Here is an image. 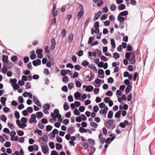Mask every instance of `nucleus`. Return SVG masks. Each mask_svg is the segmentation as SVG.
Returning a JSON list of instances; mask_svg holds the SVG:
<instances>
[{"label": "nucleus", "mask_w": 155, "mask_h": 155, "mask_svg": "<svg viewBox=\"0 0 155 155\" xmlns=\"http://www.w3.org/2000/svg\"><path fill=\"white\" fill-rule=\"evenodd\" d=\"M48 140V136L45 135H44V137H40L38 139V142L41 143L42 144L46 143Z\"/></svg>", "instance_id": "obj_1"}, {"label": "nucleus", "mask_w": 155, "mask_h": 155, "mask_svg": "<svg viewBox=\"0 0 155 155\" xmlns=\"http://www.w3.org/2000/svg\"><path fill=\"white\" fill-rule=\"evenodd\" d=\"M114 120H110L107 121L105 124V126L108 128H113L115 126H114L113 125L114 123Z\"/></svg>", "instance_id": "obj_2"}, {"label": "nucleus", "mask_w": 155, "mask_h": 155, "mask_svg": "<svg viewBox=\"0 0 155 155\" xmlns=\"http://www.w3.org/2000/svg\"><path fill=\"white\" fill-rule=\"evenodd\" d=\"M42 151L44 154H47L49 153L48 147L47 145H44L41 146Z\"/></svg>", "instance_id": "obj_3"}, {"label": "nucleus", "mask_w": 155, "mask_h": 155, "mask_svg": "<svg viewBox=\"0 0 155 155\" xmlns=\"http://www.w3.org/2000/svg\"><path fill=\"white\" fill-rule=\"evenodd\" d=\"M33 99L34 102L37 105L39 106V107H41V104L39 101L38 97L35 96L33 97Z\"/></svg>", "instance_id": "obj_4"}, {"label": "nucleus", "mask_w": 155, "mask_h": 155, "mask_svg": "<svg viewBox=\"0 0 155 155\" xmlns=\"http://www.w3.org/2000/svg\"><path fill=\"white\" fill-rule=\"evenodd\" d=\"M36 117L35 114H32L31 115V118L29 119V123H35L36 121Z\"/></svg>", "instance_id": "obj_5"}, {"label": "nucleus", "mask_w": 155, "mask_h": 155, "mask_svg": "<svg viewBox=\"0 0 155 155\" xmlns=\"http://www.w3.org/2000/svg\"><path fill=\"white\" fill-rule=\"evenodd\" d=\"M98 74L99 75V78H104V72L102 69H99L98 71Z\"/></svg>", "instance_id": "obj_6"}, {"label": "nucleus", "mask_w": 155, "mask_h": 155, "mask_svg": "<svg viewBox=\"0 0 155 155\" xmlns=\"http://www.w3.org/2000/svg\"><path fill=\"white\" fill-rule=\"evenodd\" d=\"M4 66L8 68H10L12 66V64L9 61L6 62L3 64Z\"/></svg>", "instance_id": "obj_7"}, {"label": "nucleus", "mask_w": 155, "mask_h": 155, "mask_svg": "<svg viewBox=\"0 0 155 155\" xmlns=\"http://www.w3.org/2000/svg\"><path fill=\"white\" fill-rule=\"evenodd\" d=\"M108 110V108L107 106L105 107L104 109H101L99 111L100 114H104L105 115L106 114Z\"/></svg>", "instance_id": "obj_8"}, {"label": "nucleus", "mask_w": 155, "mask_h": 155, "mask_svg": "<svg viewBox=\"0 0 155 155\" xmlns=\"http://www.w3.org/2000/svg\"><path fill=\"white\" fill-rule=\"evenodd\" d=\"M41 61L39 59L34 60L32 62L33 64L35 66H37L38 65H40L41 64Z\"/></svg>", "instance_id": "obj_9"}, {"label": "nucleus", "mask_w": 155, "mask_h": 155, "mask_svg": "<svg viewBox=\"0 0 155 155\" xmlns=\"http://www.w3.org/2000/svg\"><path fill=\"white\" fill-rule=\"evenodd\" d=\"M56 45V42L54 38H53L51 40V50H54Z\"/></svg>", "instance_id": "obj_10"}, {"label": "nucleus", "mask_w": 155, "mask_h": 155, "mask_svg": "<svg viewBox=\"0 0 155 155\" xmlns=\"http://www.w3.org/2000/svg\"><path fill=\"white\" fill-rule=\"evenodd\" d=\"M132 54H133V56L130 59V63L131 64H134L136 61L135 55L134 53L133 52Z\"/></svg>", "instance_id": "obj_11"}, {"label": "nucleus", "mask_w": 155, "mask_h": 155, "mask_svg": "<svg viewBox=\"0 0 155 155\" xmlns=\"http://www.w3.org/2000/svg\"><path fill=\"white\" fill-rule=\"evenodd\" d=\"M117 20L120 23H123L125 19H127L126 17H124L120 15H118L117 18Z\"/></svg>", "instance_id": "obj_12"}, {"label": "nucleus", "mask_w": 155, "mask_h": 155, "mask_svg": "<svg viewBox=\"0 0 155 155\" xmlns=\"http://www.w3.org/2000/svg\"><path fill=\"white\" fill-rule=\"evenodd\" d=\"M102 14V12L101 11H99L94 16V21H95L99 17H100V16Z\"/></svg>", "instance_id": "obj_13"}, {"label": "nucleus", "mask_w": 155, "mask_h": 155, "mask_svg": "<svg viewBox=\"0 0 155 155\" xmlns=\"http://www.w3.org/2000/svg\"><path fill=\"white\" fill-rule=\"evenodd\" d=\"M94 89L92 85H88L87 86V87L85 90V91L91 92Z\"/></svg>", "instance_id": "obj_14"}, {"label": "nucleus", "mask_w": 155, "mask_h": 155, "mask_svg": "<svg viewBox=\"0 0 155 155\" xmlns=\"http://www.w3.org/2000/svg\"><path fill=\"white\" fill-rule=\"evenodd\" d=\"M88 67L89 68H91V69L93 70V71H94V72L95 73H97V69L94 64H90L88 65Z\"/></svg>", "instance_id": "obj_15"}, {"label": "nucleus", "mask_w": 155, "mask_h": 155, "mask_svg": "<svg viewBox=\"0 0 155 155\" xmlns=\"http://www.w3.org/2000/svg\"><path fill=\"white\" fill-rule=\"evenodd\" d=\"M81 94L78 92H77L74 94V97L76 100H78L81 97Z\"/></svg>", "instance_id": "obj_16"}, {"label": "nucleus", "mask_w": 155, "mask_h": 155, "mask_svg": "<svg viewBox=\"0 0 155 155\" xmlns=\"http://www.w3.org/2000/svg\"><path fill=\"white\" fill-rule=\"evenodd\" d=\"M68 130L69 133L71 134H73V133L75 131V130H74V127L73 126L70 127L69 128H68Z\"/></svg>", "instance_id": "obj_17"}, {"label": "nucleus", "mask_w": 155, "mask_h": 155, "mask_svg": "<svg viewBox=\"0 0 155 155\" xmlns=\"http://www.w3.org/2000/svg\"><path fill=\"white\" fill-rule=\"evenodd\" d=\"M84 11H80L77 15V17L79 19H80L83 15Z\"/></svg>", "instance_id": "obj_18"}, {"label": "nucleus", "mask_w": 155, "mask_h": 155, "mask_svg": "<svg viewBox=\"0 0 155 155\" xmlns=\"http://www.w3.org/2000/svg\"><path fill=\"white\" fill-rule=\"evenodd\" d=\"M2 61L3 62V63L9 61L8 56L5 55H3L2 56Z\"/></svg>", "instance_id": "obj_19"}, {"label": "nucleus", "mask_w": 155, "mask_h": 155, "mask_svg": "<svg viewBox=\"0 0 155 155\" xmlns=\"http://www.w3.org/2000/svg\"><path fill=\"white\" fill-rule=\"evenodd\" d=\"M36 115L38 118H40L43 117V114L41 112H38L36 113Z\"/></svg>", "instance_id": "obj_20"}, {"label": "nucleus", "mask_w": 155, "mask_h": 155, "mask_svg": "<svg viewBox=\"0 0 155 155\" xmlns=\"http://www.w3.org/2000/svg\"><path fill=\"white\" fill-rule=\"evenodd\" d=\"M73 36L74 35L72 33H71L70 34L69 36V37L68 38V41L69 42L71 43L72 42L73 39Z\"/></svg>", "instance_id": "obj_21"}, {"label": "nucleus", "mask_w": 155, "mask_h": 155, "mask_svg": "<svg viewBox=\"0 0 155 155\" xmlns=\"http://www.w3.org/2000/svg\"><path fill=\"white\" fill-rule=\"evenodd\" d=\"M128 12L127 11H123L120 12L119 15H120L121 16H126L128 15Z\"/></svg>", "instance_id": "obj_22"}, {"label": "nucleus", "mask_w": 155, "mask_h": 155, "mask_svg": "<svg viewBox=\"0 0 155 155\" xmlns=\"http://www.w3.org/2000/svg\"><path fill=\"white\" fill-rule=\"evenodd\" d=\"M88 54L89 56L91 57L93 56L95 57L97 55V53L96 51H94L93 52H89Z\"/></svg>", "instance_id": "obj_23"}, {"label": "nucleus", "mask_w": 155, "mask_h": 155, "mask_svg": "<svg viewBox=\"0 0 155 155\" xmlns=\"http://www.w3.org/2000/svg\"><path fill=\"white\" fill-rule=\"evenodd\" d=\"M121 116V111L119 110L117 111L115 115V117L116 118H120Z\"/></svg>", "instance_id": "obj_24"}, {"label": "nucleus", "mask_w": 155, "mask_h": 155, "mask_svg": "<svg viewBox=\"0 0 155 155\" xmlns=\"http://www.w3.org/2000/svg\"><path fill=\"white\" fill-rule=\"evenodd\" d=\"M131 89V86L130 85H128L127 87L125 90V92L127 94H128L130 91Z\"/></svg>", "instance_id": "obj_25"}, {"label": "nucleus", "mask_w": 155, "mask_h": 155, "mask_svg": "<svg viewBox=\"0 0 155 155\" xmlns=\"http://www.w3.org/2000/svg\"><path fill=\"white\" fill-rule=\"evenodd\" d=\"M125 8V5L123 4H121L118 6V8L120 10H123Z\"/></svg>", "instance_id": "obj_26"}, {"label": "nucleus", "mask_w": 155, "mask_h": 155, "mask_svg": "<svg viewBox=\"0 0 155 155\" xmlns=\"http://www.w3.org/2000/svg\"><path fill=\"white\" fill-rule=\"evenodd\" d=\"M10 82L12 86H13V84H15L17 81V80L15 78H10Z\"/></svg>", "instance_id": "obj_27"}, {"label": "nucleus", "mask_w": 155, "mask_h": 155, "mask_svg": "<svg viewBox=\"0 0 155 155\" xmlns=\"http://www.w3.org/2000/svg\"><path fill=\"white\" fill-rule=\"evenodd\" d=\"M113 116V112L111 111L110 110L109 111V112L108 113V114H107V117L108 118H112Z\"/></svg>", "instance_id": "obj_28"}, {"label": "nucleus", "mask_w": 155, "mask_h": 155, "mask_svg": "<svg viewBox=\"0 0 155 155\" xmlns=\"http://www.w3.org/2000/svg\"><path fill=\"white\" fill-rule=\"evenodd\" d=\"M116 6L114 4H111L110 7V9L111 11H113L115 10L116 9Z\"/></svg>", "instance_id": "obj_29"}, {"label": "nucleus", "mask_w": 155, "mask_h": 155, "mask_svg": "<svg viewBox=\"0 0 155 155\" xmlns=\"http://www.w3.org/2000/svg\"><path fill=\"white\" fill-rule=\"evenodd\" d=\"M79 131L81 133L86 132L87 131V130L82 127H80L79 129Z\"/></svg>", "instance_id": "obj_30"}, {"label": "nucleus", "mask_w": 155, "mask_h": 155, "mask_svg": "<svg viewBox=\"0 0 155 155\" xmlns=\"http://www.w3.org/2000/svg\"><path fill=\"white\" fill-rule=\"evenodd\" d=\"M6 101V97H1L0 99V101L2 104H5Z\"/></svg>", "instance_id": "obj_31"}, {"label": "nucleus", "mask_w": 155, "mask_h": 155, "mask_svg": "<svg viewBox=\"0 0 155 155\" xmlns=\"http://www.w3.org/2000/svg\"><path fill=\"white\" fill-rule=\"evenodd\" d=\"M110 41L112 47L114 48H115L116 47V45L114 39H111Z\"/></svg>", "instance_id": "obj_32"}, {"label": "nucleus", "mask_w": 155, "mask_h": 155, "mask_svg": "<svg viewBox=\"0 0 155 155\" xmlns=\"http://www.w3.org/2000/svg\"><path fill=\"white\" fill-rule=\"evenodd\" d=\"M69 78L67 76H64L62 78V81L64 83H66L68 81Z\"/></svg>", "instance_id": "obj_33"}, {"label": "nucleus", "mask_w": 155, "mask_h": 155, "mask_svg": "<svg viewBox=\"0 0 155 155\" xmlns=\"http://www.w3.org/2000/svg\"><path fill=\"white\" fill-rule=\"evenodd\" d=\"M60 73L61 74L62 76H64L65 75L67 74V70H66L64 69L62 70L61 71Z\"/></svg>", "instance_id": "obj_34"}, {"label": "nucleus", "mask_w": 155, "mask_h": 155, "mask_svg": "<svg viewBox=\"0 0 155 155\" xmlns=\"http://www.w3.org/2000/svg\"><path fill=\"white\" fill-rule=\"evenodd\" d=\"M52 128V127L50 125L47 126L46 127V130L48 132L50 131Z\"/></svg>", "instance_id": "obj_35"}, {"label": "nucleus", "mask_w": 155, "mask_h": 155, "mask_svg": "<svg viewBox=\"0 0 155 155\" xmlns=\"http://www.w3.org/2000/svg\"><path fill=\"white\" fill-rule=\"evenodd\" d=\"M35 133H37L39 136H41L42 134V131L39 129H37L35 131Z\"/></svg>", "instance_id": "obj_36"}, {"label": "nucleus", "mask_w": 155, "mask_h": 155, "mask_svg": "<svg viewBox=\"0 0 155 155\" xmlns=\"http://www.w3.org/2000/svg\"><path fill=\"white\" fill-rule=\"evenodd\" d=\"M56 148L57 150L61 149L62 148V146L61 144L57 143L55 144Z\"/></svg>", "instance_id": "obj_37"}, {"label": "nucleus", "mask_w": 155, "mask_h": 155, "mask_svg": "<svg viewBox=\"0 0 155 155\" xmlns=\"http://www.w3.org/2000/svg\"><path fill=\"white\" fill-rule=\"evenodd\" d=\"M89 64V63L87 61H84L81 63V64L84 66H86L88 65Z\"/></svg>", "instance_id": "obj_38"}, {"label": "nucleus", "mask_w": 155, "mask_h": 155, "mask_svg": "<svg viewBox=\"0 0 155 155\" xmlns=\"http://www.w3.org/2000/svg\"><path fill=\"white\" fill-rule=\"evenodd\" d=\"M113 57L115 59H117L119 58V55L118 53L115 52L113 54Z\"/></svg>", "instance_id": "obj_39"}, {"label": "nucleus", "mask_w": 155, "mask_h": 155, "mask_svg": "<svg viewBox=\"0 0 155 155\" xmlns=\"http://www.w3.org/2000/svg\"><path fill=\"white\" fill-rule=\"evenodd\" d=\"M64 109L65 110H68L69 108V106L67 103H65L64 105Z\"/></svg>", "instance_id": "obj_40"}, {"label": "nucleus", "mask_w": 155, "mask_h": 155, "mask_svg": "<svg viewBox=\"0 0 155 155\" xmlns=\"http://www.w3.org/2000/svg\"><path fill=\"white\" fill-rule=\"evenodd\" d=\"M51 148L53 149L54 148V144L53 142H50L49 144Z\"/></svg>", "instance_id": "obj_41"}, {"label": "nucleus", "mask_w": 155, "mask_h": 155, "mask_svg": "<svg viewBox=\"0 0 155 155\" xmlns=\"http://www.w3.org/2000/svg\"><path fill=\"white\" fill-rule=\"evenodd\" d=\"M43 107L44 108V109L49 110L50 108V105L48 104H45Z\"/></svg>", "instance_id": "obj_42"}, {"label": "nucleus", "mask_w": 155, "mask_h": 155, "mask_svg": "<svg viewBox=\"0 0 155 155\" xmlns=\"http://www.w3.org/2000/svg\"><path fill=\"white\" fill-rule=\"evenodd\" d=\"M107 17V15L106 14H103L101 17L100 19L101 20H103L106 19Z\"/></svg>", "instance_id": "obj_43"}, {"label": "nucleus", "mask_w": 155, "mask_h": 155, "mask_svg": "<svg viewBox=\"0 0 155 155\" xmlns=\"http://www.w3.org/2000/svg\"><path fill=\"white\" fill-rule=\"evenodd\" d=\"M18 101L19 103H23L24 102V99L22 96H20L18 97Z\"/></svg>", "instance_id": "obj_44"}, {"label": "nucleus", "mask_w": 155, "mask_h": 155, "mask_svg": "<svg viewBox=\"0 0 155 155\" xmlns=\"http://www.w3.org/2000/svg\"><path fill=\"white\" fill-rule=\"evenodd\" d=\"M68 87L69 89H72L74 87V84L72 83H70L68 84Z\"/></svg>", "instance_id": "obj_45"}, {"label": "nucleus", "mask_w": 155, "mask_h": 155, "mask_svg": "<svg viewBox=\"0 0 155 155\" xmlns=\"http://www.w3.org/2000/svg\"><path fill=\"white\" fill-rule=\"evenodd\" d=\"M1 119L2 121H5L7 120V118L5 115H2L1 116Z\"/></svg>", "instance_id": "obj_46"}, {"label": "nucleus", "mask_w": 155, "mask_h": 155, "mask_svg": "<svg viewBox=\"0 0 155 155\" xmlns=\"http://www.w3.org/2000/svg\"><path fill=\"white\" fill-rule=\"evenodd\" d=\"M93 109L94 112H97L99 110V108L97 105H95Z\"/></svg>", "instance_id": "obj_47"}, {"label": "nucleus", "mask_w": 155, "mask_h": 155, "mask_svg": "<svg viewBox=\"0 0 155 155\" xmlns=\"http://www.w3.org/2000/svg\"><path fill=\"white\" fill-rule=\"evenodd\" d=\"M82 146L84 149H86L88 147L89 145L87 143L84 142L82 144Z\"/></svg>", "instance_id": "obj_48"}, {"label": "nucleus", "mask_w": 155, "mask_h": 155, "mask_svg": "<svg viewBox=\"0 0 155 155\" xmlns=\"http://www.w3.org/2000/svg\"><path fill=\"white\" fill-rule=\"evenodd\" d=\"M76 86L77 87L79 88L81 87V83L78 81H76Z\"/></svg>", "instance_id": "obj_49"}, {"label": "nucleus", "mask_w": 155, "mask_h": 155, "mask_svg": "<svg viewBox=\"0 0 155 155\" xmlns=\"http://www.w3.org/2000/svg\"><path fill=\"white\" fill-rule=\"evenodd\" d=\"M31 83L29 82H28L26 84V89H30L31 88Z\"/></svg>", "instance_id": "obj_50"}, {"label": "nucleus", "mask_w": 155, "mask_h": 155, "mask_svg": "<svg viewBox=\"0 0 155 155\" xmlns=\"http://www.w3.org/2000/svg\"><path fill=\"white\" fill-rule=\"evenodd\" d=\"M15 116L16 119H19L20 117V114L19 112L18 111H16L15 113Z\"/></svg>", "instance_id": "obj_51"}, {"label": "nucleus", "mask_w": 155, "mask_h": 155, "mask_svg": "<svg viewBox=\"0 0 155 155\" xmlns=\"http://www.w3.org/2000/svg\"><path fill=\"white\" fill-rule=\"evenodd\" d=\"M90 124L91 126L94 127V128H96L97 126V124L93 122H91L90 123Z\"/></svg>", "instance_id": "obj_52"}, {"label": "nucleus", "mask_w": 155, "mask_h": 155, "mask_svg": "<svg viewBox=\"0 0 155 155\" xmlns=\"http://www.w3.org/2000/svg\"><path fill=\"white\" fill-rule=\"evenodd\" d=\"M42 50L41 49H38L36 51V53L38 55L40 54H42Z\"/></svg>", "instance_id": "obj_53"}, {"label": "nucleus", "mask_w": 155, "mask_h": 155, "mask_svg": "<svg viewBox=\"0 0 155 155\" xmlns=\"http://www.w3.org/2000/svg\"><path fill=\"white\" fill-rule=\"evenodd\" d=\"M3 110L5 113H8L10 111V109L8 108L5 107L3 108Z\"/></svg>", "instance_id": "obj_54"}, {"label": "nucleus", "mask_w": 155, "mask_h": 155, "mask_svg": "<svg viewBox=\"0 0 155 155\" xmlns=\"http://www.w3.org/2000/svg\"><path fill=\"white\" fill-rule=\"evenodd\" d=\"M106 95L107 96H111L113 95V92L110 91H109L106 93Z\"/></svg>", "instance_id": "obj_55"}, {"label": "nucleus", "mask_w": 155, "mask_h": 155, "mask_svg": "<svg viewBox=\"0 0 155 155\" xmlns=\"http://www.w3.org/2000/svg\"><path fill=\"white\" fill-rule=\"evenodd\" d=\"M17 133L19 136H22L24 135V132L21 130H18L17 132Z\"/></svg>", "instance_id": "obj_56"}, {"label": "nucleus", "mask_w": 155, "mask_h": 155, "mask_svg": "<svg viewBox=\"0 0 155 155\" xmlns=\"http://www.w3.org/2000/svg\"><path fill=\"white\" fill-rule=\"evenodd\" d=\"M72 61L74 62H75L77 61V58L76 56L74 55H73L71 58Z\"/></svg>", "instance_id": "obj_57"}, {"label": "nucleus", "mask_w": 155, "mask_h": 155, "mask_svg": "<svg viewBox=\"0 0 155 155\" xmlns=\"http://www.w3.org/2000/svg\"><path fill=\"white\" fill-rule=\"evenodd\" d=\"M61 34L62 35L63 38H64L66 36V30L65 29H63L61 31Z\"/></svg>", "instance_id": "obj_58"}, {"label": "nucleus", "mask_w": 155, "mask_h": 155, "mask_svg": "<svg viewBox=\"0 0 155 155\" xmlns=\"http://www.w3.org/2000/svg\"><path fill=\"white\" fill-rule=\"evenodd\" d=\"M27 124L25 123H21L19 127L20 128H24L26 127Z\"/></svg>", "instance_id": "obj_59"}, {"label": "nucleus", "mask_w": 155, "mask_h": 155, "mask_svg": "<svg viewBox=\"0 0 155 155\" xmlns=\"http://www.w3.org/2000/svg\"><path fill=\"white\" fill-rule=\"evenodd\" d=\"M99 91V89L98 88H95L94 90V92L95 94H98Z\"/></svg>", "instance_id": "obj_60"}, {"label": "nucleus", "mask_w": 155, "mask_h": 155, "mask_svg": "<svg viewBox=\"0 0 155 155\" xmlns=\"http://www.w3.org/2000/svg\"><path fill=\"white\" fill-rule=\"evenodd\" d=\"M29 60V58L28 57H26L24 58V61L25 63H27Z\"/></svg>", "instance_id": "obj_61"}, {"label": "nucleus", "mask_w": 155, "mask_h": 155, "mask_svg": "<svg viewBox=\"0 0 155 155\" xmlns=\"http://www.w3.org/2000/svg\"><path fill=\"white\" fill-rule=\"evenodd\" d=\"M61 89L62 91L65 92H67L68 91V89L67 87L65 85L63 86L62 87Z\"/></svg>", "instance_id": "obj_62"}, {"label": "nucleus", "mask_w": 155, "mask_h": 155, "mask_svg": "<svg viewBox=\"0 0 155 155\" xmlns=\"http://www.w3.org/2000/svg\"><path fill=\"white\" fill-rule=\"evenodd\" d=\"M94 39L93 37H90L89 38L88 41V44H91L92 43V41H94Z\"/></svg>", "instance_id": "obj_63"}, {"label": "nucleus", "mask_w": 155, "mask_h": 155, "mask_svg": "<svg viewBox=\"0 0 155 155\" xmlns=\"http://www.w3.org/2000/svg\"><path fill=\"white\" fill-rule=\"evenodd\" d=\"M11 144L10 142H6L4 146L6 147H9L11 146Z\"/></svg>", "instance_id": "obj_64"}]
</instances>
